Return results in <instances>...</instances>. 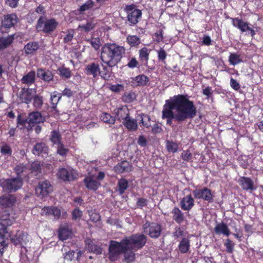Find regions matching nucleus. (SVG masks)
I'll list each match as a JSON object with an SVG mask.
<instances>
[{"instance_id": "obj_1", "label": "nucleus", "mask_w": 263, "mask_h": 263, "mask_svg": "<svg viewBox=\"0 0 263 263\" xmlns=\"http://www.w3.org/2000/svg\"><path fill=\"white\" fill-rule=\"evenodd\" d=\"M197 115V109L193 101L187 95H177L165 100L162 111V118L166 119V124L171 125L172 120L182 122L194 118Z\"/></svg>"}, {"instance_id": "obj_2", "label": "nucleus", "mask_w": 263, "mask_h": 263, "mask_svg": "<svg viewBox=\"0 0 263 263\" xmlns=\"http://www.w3.org/2000/svg\"><path fill=\"white\" fill-rule=\"evenodd\" d=\"M125 53L124 46L116 43H105L101 50L100 59L109 65H117Z\"/></svg>"}, {"instance_id": "obj_3", "label": "nucleus", "mask_w": 263, "mask_h": 263, "mask_svg": "<svg viewBox=\"0 0 263 263\" xmlns=\"http://www.w3.org/2000/svg\"><path fill=\"white\" fill-rule=\"evenodd\" d=\"M124 238L119 242L116 240H110L108 247V258L112 262L118 260L121 254L128 251V248Z\"/></svg>"}, {"instance_id": "obj_4", "label": "nucleus", "mask_w": 263, "mask_h": 263, "mask_svg": "<svg viewBox=\"0 0 263 263\" xmlns=\"http://www.w3.org/2000/svg\"><path fill=\"white\" fill-rule=\"evenodd\" d=\"M124 239L125 241V245L127 246L128 250H133L134 251L142 249L147 240L146 235L139 233L125 236Z\"/></svg>"}, {"instance_id": "obj_5", "label": "nucleus", "mask_w": 263, "mask_h": 263, "mask_svg": "<svg viewBox=\"0 0 263 263\" xmlns=\"http://www.w3.org/2000/svg\"><path fill=\"white\" fill-rule=\"evenodd\" d=\"M58 25V22L54 18H47L46 16H40L36 22V29L38 32L51 34L57 29Z\"/></svg>"}, {"instance_id": "obj_6", "label": "nucleus", "mask_w": 263, "mask_h": 263, "mask_svg": "<svg viewBox=\"0 0 263 263\" xmlns=\"http://www.w3.org/2000/svg\"><path fill=\"white\" fill-rule=\"evenodd\" d=\"M124 10L127 14V20L130 26L136 25L141 20L142 14L141 10L137 9L135 4L125 6Z\"/></svg>"}, {"instance_id": "obj_7", "label": "nucleus", "mask_w": 263, "mask_h": 263, "mask_svg": "<svg viewBox=\"0 0 263 263\" xmlns=\"http://www.w3.org/2000/svg\"><path fill=\"white\" fill-rule=\"evenodd\" d=\"M144 233L153 239L158 238L161 235L162 227L160 223L146 221L142 226Z\"/></svg>"}, {"instance_id": "obj_8", "label": "nucleus", "mask_w": 263, "mask_h": 263, "mask_svg": "<svg viewBox=\"0 0 263 263\" xmlns=\"http://www.w3.org/2000/svg\"><path fill=\"white\" fill-rule=\"evenodd\" d=\"M77 173L71 168H59L57 173V178L64 182H70L77 178Z\"/></svg>"}, {"instance_id": "obj_9", "label": "nucleus", "mask_w": 263, "mask_h": 263, "mask_svg": "<svg viewBox=\"0 0 263 263\" xmlns=\"http://www.w3.org/2000/svg\"><path fill=\"white\" fill-rule=\"evenodd\" d=\"M194 198L196 199H202L208 202L214 201V195L211 190L206 187L195 189L193 191Z\"/></svg>"}, {"instance_id": "obj_10", "label": "nucleus", "mask_w": 263, "mask_h": 263, "mask_svg": "<svg viewBox=\"0 0 263 263\" xmlns=\"http://www.w3.org/2000/svg\"><path fill=\"white\" fill-rule=\"evenodd\" d=\"M53 191V186L50 181L45 180L40 181L35 188V193L42 197H46Z\"/></svg>"}, {"instance_id": "obj_11", "label": "nucleus", "mask_w": 263, "mask_h": 263, "mask_svg": "<svg viewBox=\"0 0 263 263\" xmlns=\"http://www.w3.org/2000/svg\"><path fill=\"white\" fill-rule=\"evenodd\" d=\"M22 186L21 179L16 178L12 179H8L3 183V187L7 192H11L16 191Z\"/></svg>"}, {"instance_id": "obj_12", "label": "nucleus", "mask_w": 263, "mask_h": 263, "mask_svg": "<svg viewBox=\"0 0 263 263\" xmlns=\"http://www.w3.org/2000/svg\"><path fill=\"white\" fill-rule=\"evenodd\" d=\"M16 14L12 13L4 15L2 20V27L5 29H9L14 27L18 22Z\"/></svg>"}, {"instance_id": "obj_13", "label": "nucleus", "mask_w": 263, "mask_h": 263, "mask_svg": "<svg viewBox=\"0 0 263 263\" xmlns=\"http://www.w3.org/2000/svg\"><path fill=\"white\" fill-rule=\"evenodd\" d=\"M238 182L243 191L252 192L256 190L253 180L250 177H240Z\"/></svg>"}, {"instance_id": "obj_14", "label": "nucleus", "mask_w": 263, "mask_h": 263, "mask_svg": "<svg viewBox=\"0 0 263 263\" xmlns=\"http://www.w3.org/2000/svg\"><path fill=\"white\" fill-rule=\"evenodd\" d=\"M28 241L27 234L23 231H17L15 234L11 237V243L15 246H23L24 245H26Z\"/></svg>"}, {"instance_id": "obj_15", "label": "nucleus", "mask_w": 263, "mask_h": 263, "mask_svg": "<svg viewBox=\"0 0 263 263\" xmlns=\"http://www.w3.org/2000/svg\"><path fill=\"white\" fill-rule=\"evenodd\" d=\"M33 92L32 89L29 87L22 88L19 92V99L22 102L29 104L31 103L33 98Z\"/></svg>"}, {"instance_id": "obj_16", "label": "nucleus", "mask_w": 263, "mask_h": 263, "mask_svg": "<svg viewBox=\"0 0 263 263\" xmlns=\"http://www.w3.org/2000/svg\"><path fill=\"white\" fill-rule=\"evenodd\" d=\"M36 75L38 78L46 83L53 81L54 75L49 69L39 68L36 69Z\"/></svg>"}, {"instance_id": "obj_17", "label": "nucleus", "mask_w": 263, "mask_h": 263, "mask_svg": "<svg viewBox=\"0 0 263 263\" xmlns=\"http://www.w3.org/2000/svg\"><path fill=\"white\" fill-rule=\"evenodd\" d=\"M14 172L17 178L21 180L26 178L30 173L29 166L28 164L19 163L14 167Z\"/></svg>"}, {"instance_id": "obj_18", "label": "nucleus", "mask_w": 263, "mask_h": 263, "mask_svg": "<svg viewBox=\"0 0 263 263\" xmlns=\"http://www.w3.org/2000/svg\"><path fill=\"white\" fill-rule=\"evenodd\" d=\"M133 170V165L129 162L124 160L114 167V171L118 174L129 173Z\"/></svg>"}, {"instance_id": "obj_19", "label": "nucleus", "mask_w": 263, "mask_h": 263, "mask_svg": "<svg viewBox=\"0 0 263 263\" xmlns=\"http://www.w3.org/2000/svg\"><path fill=\"white\" fill-rule=\"evenodd\" d=\"M194 204V199L191 194L183 197L180 202V208L184 211H190Z\"/></svg>"}, {"instance_id": "obj_20", "label": "nucleus", "mask_w": 263, "mask_h": 263, "mask_svg": "<svg viewBox=\"0 0 263 263\" xmlns=\"http://www.w3.org/2000/svg\"><path fill=\"white\" fill-rule=\"evenodd\" d=\"M100 64L98 63L92 62L87 64L85 68V73L87 76H92L96 78L99 75Z\"/></svg>"}, {"instance_id": "obj_21", "label": "nucleus", "mask_w": 263, "mask_h": 263, "mask_svg": "<svg viewBox=\"0 0 263 263\" xmlns=\"http://www.w3.org/2000/svg\"><path fill=\"white\" fill-rule=\"evenodd\" d=\"M29 122L34 124L44 123L46 120L45 117L39 111H34L28 114Z\"/></svg>"}, {"instance_id": "obj_22", "label": "nucleus", "mask_w": 263, "mask_h": 263, "mask_svg": "<svg viewBox=\"0 0 263 263\" xmlns=\"http://www.w3.org/2000/svg\"><path fill=\"white\" fill-rule=\"evenodd\" d=\"M151 50L147 47H143L139 51V60L141 65L147 66L149 59V54Z\"/></svg>"}, {"instance_id": "obj_23", "label": "nucleus", "mask_w": 263, "mask_h": 263, "mask_svg": "<svg viewBox=\"0 0 263 263\" xmlns=\"http://www.w3.org/2000/svg\"><path fill=\"white\" fill-rule=\"evenodd\" d=\"M40 47L39 42L30 41L25 45L23 51L26 55H33L35 54Z\"/></svg>"}, {"instance_id": "obj_24", "label": "nucleus", "mask_w": 263, "mask_h": 263, "mask_svg": "<svg viewBox=\"0 0 263 263\" xmlns=\"http://www.w3.org/2000/svg\"><path fill=\"white\" fill-rule=\"evenodd\" d=\"M231 19L233 26L238 28L242 32H246L247 30L250 29L249 23L247 22H244L242 19L239 17L231 18Z\"/></svg>"}, {"instance_id": "obj_25", "label": "nucleus", "mask_w": 263, "mask_h": 263, "mask_svg": "<svg viewBox=\"0 0 263 263\" xmlns=\"http://www.w3.org/2000/svg\"><path fill=\"white\" fill-rule=\"evenodd\" d=\"M21 82L28 87L33 85L35 82V71L33 70L30 71L22 78Z\"/></svg>"}, {"instance_id": "obj_26", "label": "nucleus", "mask_w": 263, "mask_h": 263, "mask_svg": "<svg viewBox=\"0 0 263 263\" xmlns=\"http://www.w3.org/2000/svg\"><path fill=\"white\" fill-rule=\"evenodd\" d=\"M114 112L118 120L120 121H124L129 116V111L126 106L116 108L114 110Z\"/></svg>"}, {"instance_id": "obj_27", "label": "nucleus", "mask_w": 263, "mask_h": 263, "mask_svg": "<svg viewBox=\"0 0 263 263\" xmlns=\"http://www.w3.org/2000/svg\"><path fill=\"white\" fill-rule=\"evenodd\" d=\"M85 186L90 190L97 191L101 184L98 181L94 180L91 176H87L83 180Z\"/></svg>"}, {"instance_id": "obj_28", "label": "nucleus", "mask_w": 263, "mask_h": 263, "mask_svg": "<svg viewBox=\"0 0 263 263\" xmlns=\"http://www.w3.org/2000/svg\"><path fill=\"white\" fill-rule=\"evenodd\" d=\"M16 198L12 195H3L0 197V204L4 208H9L14 205Z\"/></svg>"}, {"instance_id": "obj_29", "label": "nucleus", "mask_w": 263, "mask_h": 263, "mask_svg": "<svg viewBox=\"0 0 263 263\" xmlns=\"http://www.w3.org/2000/svg\"><path fill=\"white\" fill-rule=\"evenodd\" d=\"M71 234V229L67 225L61 226L59 229L58 236L61 240H67Z\"/></svg>"}, {"instance_id": "obj_30", "label": "nucleus", "mask_w": 263, "mask_h": 263, "mask_svg": "<svg viewBox=\"0 0 263 263\" xmlns=\"http://www.w3.org/2000/svg\"><path fill=\"white\" fill-rule=\"evenodd\" d=\"M173 219L178 224L182 223L185 220L183 213L178 207H174L172 212Z\"/></svg>"}, {"instance_id": "obj_31", "label": "nucleus", "mask_w": 263, "mask_h": 263, "mask_svg": "<svg viewBox=\"0 0 263 263\" xmlns=\"http://www.w3.org/2000/svg\"><path fill=\"white\" fill-rule=\"evenodd\" d=\"M101 66L102 67V70L100 68L99 75L102 79L108 80L110 77L109 68H112L116 65H109L107 63L102 62Z\"/></svg>"}, {"instance_id": "obj_32", "label": "nucleus", "mask_w": 263, "mask_h": 263, "mask_svg": "<svg viewBox=\"0 0 263 263\" xmlns=\"http://www.w3.org/2000/svg\"><path fill=\"white\" fill-rule=\"evenodd\" d=\"M214 231L216 234L219 235L223 234L228 236L230 234V231L228 227L223 222L217 224L214 228Z\"/></svg>"}, {"instance_id": "obj_33", "label": "nucleus", "mask_w": 263, "mask_h": 263, "mask_svg": "<svg viewBox=\"0 0 263 263\" xmlns=\"http://www.w3.org/2000/svg\"><path fill=\"white\" fill-rule=\"evenodd\" d=\"M48 147L44 142L37 143L33 146L32 152L34 155L47 154Z\"/></svg>"}, {"instance_id": "obj_34", "label": "nucleus", "mask_w": 263, "mask_h": 263, "mask_svg": "<svg viewBox=\"0 0 263 263\" xmlns=\"http://www.w3.org/2000/svg\"><path fill=\"white\" fill-rule=\"evenodd\" d=\"M43 164L41 161L36 160L33 162L29 168L30 173L34 176L37 177L40 176L42 173V167Z\"/></svg>"}, {"instance_id": "obj_35", "label": "nucleus", "mask_w": 263, "mask_h": 263, "mask_svg": "<svg viewBox=\"0 0 263 263\" xmlns=\"http://www.w3.org/2000/svg\"><path fill=\"white\" fill-rule=\"evenodd\" d=\"M15 39V34L9 35L7 37H0V50H4L12 44Z\"/></svg>"}, {"instance_id": "obj_36", "label": "nucleus", "mask_w": 263, "mask_h": 263, "mask_svg": "<svg viewBox=\"0 0 263 263\" xmlns=\"http://www.w3.org/2000/svg\"><path fill=\"white\" fill-rule=\"evenodd\" d=\"M43 210L47 215H53L55 219H59L61 216V210L55 206H44Z\"/></svg>"}, {"instance_id": "obj_37", "label": "nucleus", "mask_w": 263, "mask_h": 263, "mask_svg": "<svg viewBox=\"0 0 263 263\" xmlns=\"http://www.w3.org/2000/svg\"><path fill=\"white\" fill-rule=\"evenodd\" d=\"M2 226V227L0 228V239H3L4 240H8L10 238L12 237L11 234L8 230V229L6 227H5V224L9 225L8 223L5 222V220L3 219H1V221L0 222Z\"/></svg>"}, {"instance_id": "obj_38", "label": "nucleus", "mask_w": 263, "mask_h": 263, "mask_svg": "<svg viewBox=\"0 0 263 263\" xmlns=\"http://www.w3.org/2000/svg\"><path fill=\"white\" fill-rule=\"evenodd\" d=\"M123 124L130 131H135L138 127L136 120L131 118L129 116L123 121Z\"/></svg>"}, {"instance_id": "obj_39", "label": "nucleus", "mask_w": 263, "mask_h": 263, "mask_svg": "<svg viewBox=\"0 0 263 263\" xmlns=\"http://www.w3.org/2000/svg\"><path fill=\"white\" fill-rule=\"evenodd\" d=\"M190 240L189 238L184 237L180 241L178 248L181 253H186L190 248Z\"/></svg>"}, {"instance_id": "obj_40", "label": "nucleus", "mask_w": 263, "mask_h": 263, "mask_svg": "<svg viewBox=\"0 0 263 263\" xmlns=\"http://www.w3.org/2000/svg\"><path fill=\"white\" fill-rule=\"evenodd\" d=\"M86 245L88 246V249L90 252L97 255H99L102 253V248L100 246L92 242L90 239H87L86 240Z\"/></svg>"}, {"instance_id": "obj_41", "label": "nucleus", "mask_w": 263, "mask_h": 263, "mask_svg": "<svg viewBox=\"0 0 263 263\" xmlns=\"http://www.w3.org/2000/svg\"><path fill=\"white\" fill-rule=\"evenodd\" d=\"M126 42L130 47H137L141 43L140 37L136 35H128Z\"/></svg>"}, {"instance_id": "obj_42", "label": "nucleus", "mask_w": 263, "mask_h": 263, "mask_svg": "<svg viewBox=\"0 0 263 263\" xmlns=\"http://www.w3.org/2000/svg\"><path fill=\"white\" fill-rule=\"evenodd\" d=\"M128 181L125 178H122L118 180L117 187L120 195H123L128 189Z\"/></svg>"}, {"instance_id": "obj_43", "label": "nucleus", "mask_w": 263, "mask_h": 263, "mask_svg": "<svg viewBox=\"0 0 263 263\" xmlns=\"http://www.w3.org/2000/svg\"><path fill=\"white\" fill-rule=\"evenodd\" d=\"M57 71L60 77L65 80L70 79L72 76L70 69L64 66L58 67Z\"/></svg>"}, {"instance_id": "obj_44", "label": "nucleus", "mask_w": 263, "mask_h": 263, "mask_svg": "<svg viewBox=\"0 0 263 263\" xmlns=\"http://www.w3.org/2000/svg\"><path fill=\"white\" fill-rule=\"evenodd\" d=\"M137 94L133 91L125 92L122 96V100L124 103H129L136 99Z\"/></svg>"}, {"instance_id": "obj_45", "label": "nucleus", "mask_w": 263, "mask_h": 263, "mask_svg": "<svg viewBox=\"0 0 263 263\" xmlns=\"http://www.w3.org/2000/svg\"><path fill=\"white\" fill-rule=\"evenodd\" d=\"M133 250H129L123 252L124 258L123 261L126 263H132L136 260V254Z\"/></svg>"}, {"instance_id": "obj_46", "label": "nucleus", "mask_w": 263, "mask_h": 263, "mask_svg": "<svg viewBox=\"0 0 263 263\" xmlns=\"http://www.w3.org/2000/svg\"><path fill=\"white\" fill-rule=\"evenodd\" d=\"M133 80L138 86H145L149 81L148 78L144 74H139L135 77Z\"/></svg>"}, {"instance_id": "obj_47", "label": "nucleus", "mask_w": 263, "mask_h": 263, "mask_svg": "<svg viewBox=\"0 0 263 263\" xmlns=\"http://www.w3.org/2000/svg\"><path fill=\"white\" fill-rule=\"evenodd\" d=\"M100 119L103 122L108 124H114L116 121V119L114 117L106 112H103L101 114Z\"/></svg>"}, {"instance_id": "obj_48", "label": "nucleus", "mask_w": 263, "mask_h": 263, "mask_svg": "<svg viewBox=\"0 0 263 263\" xmlns=\"http://www.w3.org/2000/svg\"><path fill=\"white\" fill-rule=\"evenodd\" d=\"M50 141L55 145H60L61 142V135L59 131L53 130L50 136Z\"/></svg>"}, {"instance_id": "obj_49", "label": "nucleus", "mask_w": 263, "mask_h": 263, "mask_svg": "<svg viewBox=\"0 0 263 263\" xmlns=\"http://www.w3.org/2000/svg\"><path fill=\"white\" fill-rule=\"evenodd\" d=\"M33 106L36 109H41L43 104V97L41 96L36 95L33 96Z\"/></svg>"}, {"instance_id": "obj_50", "label": "nucleus", "mask_w": 263, "mask_h": 263, "mask_svg": "<svg viewBox=\"0 0 263 263\" xmlns=\"http://www.w3.org/2000/svg\"><path fill=\"white\" fill-rule=\"evenodd\" d=\"M229 62L232 65H236L242 62L240 54L236 53H231L229 57Z\"/></svg>"}, {"instance_id": "obj_51", "label": "nucleus", "mask_w": 263, "mask_h": 263, "mask_svg": "<svg viewBox=\"0 0 263 263\" xmlns=\"http://www.w3.org/2000/svg\"><path fill=\"white\" fill-rule=\"evenodd\" d=\"M0 152L2 155L9 157L11 156L12 149L9 144L4 143L0 146Z\"/></svg>"}, {"instance_id": "obj_52", "label": "nucleus", "mask_w": 263, "mask_h": 263, "mask_svg": "<svg viewBox=\"0 0 263 263\" xmlns=\"http://www.w3.org/2000/svg\"><path fill=\"white\" fill-rule=\"evenodd\" d=\"M166 148L168 152L176 153L178 149V144L172 141H166Z\"/></svg>"}, {"instance_id": "obj_53", "label": "nucleus", "mask_w": 263, "mask_h": 263, "mask_svg": "<svg viewBox=\"0 0 263 263\" xmlns=\"http://www.w3.org/2000/svg\"><path fill=\"white\" fill-rule=\"evenodd\" d=\"M95 5V3L92 0H88L84 4L81 6L78 9L80 13L92 9Z\"/></svg>"}, {"instance_id": "obj_54", "label": "nucleus", "mask_w": 263, "mask_h": 263, "mask_svg": "<svg viewBox=\"0 0 263 263\" xmlns=\"http://www.w3.org/2000/svg\"><path fill=\"white\" fill-rule=\"evenodd\" d=\"M61 98V96H59V93L57 91H54L51 94V103L52 104V107L54 109L57 107V105L59 101Z\"/></svg>"}, {"instance_id": "obj_55", "label": "nucleus", "mask_w": 263, "mask_h": 263, "mask_svg": "<svg viewBox=\"0 0 263 263\" xmlns=\"http://www.w3.org/2000/svg\"><path fill=\"white\" fill-rule=\"evenodd\" d=\"M87 42L89 43L95 50L98 51L101 46V42L99 37H92L87 40Z\"/></svg>"}, {"instance_id": "obj_56", "label": "nucleus", "mask_w": 263, "mask_h": 263, "mask_svg": "<svg viewBox=\"0 0 263 263\" xmlns=\"http://www.w3.org/2000/svg\"><path fill=\"white\" fill-rule=\"evenodd\" d=\"M226 251L228 253H232L234 251L235 243L230 239H227L224 243Z\"/></svg>"}, {"instance_id": "obj_57", "label": "nucleus", "mask_w": 263, "mask_h": 263, "mask_svg": "<svg viewBox=\"0 0 263 263\" xmlns=\"http://www.w3.org/2000/svg\"><path fill=\"white\" fill-rule=\"evenodd\" d=\"M29 122L28 117L27 119H23L22 118L21 115H19L17 117V127H20L21 129L25 128V126L26 123Z\"/></svg>"}, {"instance_id": "obj_58", "label": "nucleus", "mask_w": 263, "mask_h": 263, "mask_svg": "<svg viewBox=\"0 0 263 263\" xmlns=\"http://www.w3.org/2000/svg\"><path fill=\"white\" fill-rule=\"evenodd\" d=\"M157 53L158 60L165 64L166 63L165 60L167 57L166 52L163 49L161 48L157 51Z\"/></svg>"}, {"instance_id": "obj_59", "label": "nucleus", "mask_w": 263, "mask_h": 263, "mask_svg": "<svg viewBox=\"0 0 263 263\" xmlns=\"http://www.w3.org/2000/svg\"><path fill=\"white\" fill-rule=\"evenodd\" d=\"M75 93V91L71 90V89L68 87H65L62 92L59 93V96L61 97L63 96L69 98L74 96Z\"/></svg>"}, {"instance_id": "obj_60", "label": "nucleus", "mask_w": 263, "mask_h": 263, "mask_svg": "<svg viewBox=\"0 0 263 263\" xmlns=\"http://www.w3.org/2000/svg\"><path fill=\"white\" fill-rule=\"evenodd\" d=\"M95 27V25L92 22H87L86 24L79 25V28L86 32H89L92 30Z\"/></svg>"}, {"instance_id": "obj_61", "label": "nucleus", "mask_w": 263, "mask_h": 263, "mask_svg": "<svg viewBox=\"0 0 263 263\" xmlns=\"http://www.w3.org/2000/svg\"><path fill=\"white\" fill-rule=\"evenodd\" d=\"M162 131V128L159 123H155L152 126L151 132L154 135L160 134Z\"/></svg>"}, {"instance_id": "obj_62", "label": "nucleus", "mask_w": 263, "mask_h": 263, "mask_svg": "<svg viewBox=\"0 0 263 263\" xmlns=\"http://www.w3.org/2000/svg\"><path fill=\"white\" fill-rule=\"evenodd\" d=\"M181 156L182 159L185 161H189L192 158V154L188 150L183 151Z\"/></svg>"}, {"instance_id": "obj_63", "label": "nucleus", "mask_w": 263, "mask_h": 263, "mask_svg": "<svg viewBox=\"0 0 263 263\" xmlns=\"http://www.w3.org/2000/svg\"><path fill=\"white\" fill-rule=\"evenodd\" d=\"M163 30L160 29L155 33L154 36L155 37V41L158 43L161 42L163 39Z\"/></svg>"}, {"instance_id": "obj_64", "label": "nucleus", "mask_w": 263, "mask_h": 263, "mask_svg": "<svg viewBox=\"0 0 263 263\" xmlns=\"http://www.w3.org/2000/svg\"><path fill=\"white\" fill-rule=\"evenodd\" d=\"M147 140L143 135H140L139 136L137 143L141 147H145L147 145Z\"/></svg>"}]
</instances>
